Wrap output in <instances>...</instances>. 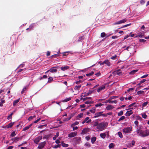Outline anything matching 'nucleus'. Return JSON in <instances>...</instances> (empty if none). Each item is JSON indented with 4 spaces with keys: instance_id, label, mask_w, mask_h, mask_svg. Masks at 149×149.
I'll return each instance as SVG.
<instances>
[{
    "instance_id": "54",
    "label": "nucleus",
    "mask_w": 149,
    "mask_h": 149,
    "mask_svg": "<svg viewBox=\"0 0 149 149\" xmlns=\"http://www.w3.org/2000/svg\"><path fill=\"white\" fill-rule=\"evenodd\" d=\"M148 103V102H144L143 104H142V107H144L146 106L147 104Z\"/></svg>"
},
{
    "instance_id": "28",
    "label": "nucleus",
    "mask_w": 149,
    "mask_h": 149,
    "mask_svg": "<svg viewBox=\"0 0 149 149\" xmlns=\"http://www.w3.org/2000/svg\"><path fill=\"white\" fill-rule=\"evenodd\" d=\"M71 99V98L70 97L68 98L65 99L64 100H62V102H66L70 100Z\"/></svg>"
},
{
    "instance_id": "41",
    "label": "nucleus",
    "mask_w": 149,
    "mask_h": 149,
    "mask_svg": "<svg viewBox=\"0 0 149 149\" xmlns=\"http://www.w3.org/2000/svg\"><path fill=\"white\" fill-rule=\"evenodd\" d=\"M123 114V111H121L120 112H118V115L120 116L122 115Z\"/></svg>"
},
{
    "instance_id": "34",
    "label": "nucleus",
    "mask_w": 149,
    "mask_h": 149,
    "mask_svg": "<svg viewBox=\"0 0 149 149\" xmlns=\"http://www.w3.org/2000/svg\"><path fill=\"white\" fill-rule=\"evenodd\" d=\"M91 98V97H86L83 98V97H82L81 98V100L83 99L84 101L86 100L87 99H90Z\"/></svg>"
},
{
    "instance_id": "56",
    "label": "nucleus",
    "mask_w": 149,
    "mask_h": 149,
    "mask_svg": "<svg viewBox=\"0 0 149 149\" xmlns=\"http://www.w3.org/2000/svg\"><path fill=\"white\" fill-rule=\"evenodd\" d=\"M146 41V40H145L143 39H140L139 40V41L141 42H144Z\"/></svg>"
},
{
    "instance_id": "19",
    "label": "nucleus",
    "mask_w": 149,
    "mask_h": 149,
    "mask_svg": "<svg viewBox=\"0 0 149 149\" xmlns=\"http://www.w3.org/2000/svg\"><path fill=\"white\" fill-rule=\"evenodd\" d=\"M22 137H15L14 138V141H13V142H17V141H18L19 140H21L22 139Z\"/></svg>"
},
{
    "instance_id": "30",
    "label": "nucleus",
    "mask_w": 149,
    "mask_h": 149,
    "mask_svg": "<svg viewBox=\"0 0 149 149\" xmlns=\"http://www.w3.org/2000/svg\"><path fill=\"white\" fill-rule=\"evenodd\" d=\"M96 108L95 107H93L92 109L90 110V111L92 113H94L95 112Z\"/></svg>"
},
{
    "instance_id": "15",
    "label": "nucleus",
    "mask_w": 149,
    "mask_h": 149,
    "mask_svg": "<svg viewBox=\"0 0 149 149\" xmlns=\"http://www.w3.org/2000/svg\"><path fill=\"white\" fill-rule=\"evenodd\" d=\"M96 92L95 90V89H92L91 90H90L87 93H86V95H90L92 93H94Z\"/></svg>"
},
{
    "instance_id": "60",
    "label": "nucleus",
    "mask_w": 149,
    "mask_h": 149,
    "mask_svg": "<svg viewBox=\"0 0 149 149\" xmlns=\"http://www.w3.org/2000/svg\"><path fill=\"white\" fill-rule=\"evenodd\" d=\"M135 104H136L135 102H134L133 103H132L130 105L128 106V107H132V106H134V105H135Z\"/></svg>"
},
{
    "instance_id": "25",
    "label": "nucleus",
    "mask_w": 149,
    "mask_h": 149,
    "mask_svg": "<svg viewBox=\"0 0 149 149\" xmlns=\"http://www.w3.org/2000/svg\"><path fill=\"white\" fill-rule=\"evenodd\" d=\"M14 123V122H11L10 123H9L8 125L6 126V127L7 128H8L10 127H12V126L13 125Z\"/></svg>"
},
{
    "instance_id": "16",
    "label": "nucleus",
    "mask_w": 149,
    "mask_h": 149,
    "mask_svg": "<svg viewBox=\"0 0 149 149\" xmlns=\"http://www.w3.org/2000/svg\"><path fill=\"white\" fill-rule=\"evenodd\" d=\"M104 64H106L108 66H109L111 65V63L109 62V61L108 59H107L104 61Z\"/></svg>"
},
{
    "instance_id": "47",
    "label": "nucleus",
    "mask_w": 149,
    "mask_h": 149,
    "mask_svg": "<svg viewBox=\"0 0 149 149\" xmlns=\"http://www.w3.org/2000/svg\"><path fill=\"white\" fill-rule=\"evenodd\" d=\"M125 118V117L124 116H122L118 120L119 121L123 120Z\"/></svg>"
},
{
    "instance_id": "38",
    "label": "nucleus",
    "mask_w": 149,
    "mask_h": 149,
    "mask_svg": "<svg viewBox=\"0 0 149 149\" xmlns=\"http://www.w3.org/2000/svg\"><path fill=\"white\" fill-rule=\"evenodd\" d=\"M94 73L93 72H91L90 73L86 74V75L87 77L90 76L91 75H92Z\"/></svg>"
},
{
    "instance_id": "18",
    "label": "nucleus",
    "mask_w": 149,
    "mask_h": 149,
    "mask_svg": "<svg viewBox=\"0 0 149 149\" xmlns=\"http://www.w3.org/2000/svg\"><path fill=\"white\" fill-rule=\"evenodd\" d=\"M84 116L83 113H81L78 114L76 117V119L77 120L79 119L80 118H82Z\"/></svg>"
},
{
    "instance_id": "3",
    "label": "nucleus",
    "mask_w": 149,
    "mask_h": 149,
    "mask_svg": "<svg viewBox=\"0 0 149 149\" xmlns=\"http://www.w3.org/2000/svg\"><path fill=\"white\" fill-rule=\"evenodd\" d=\"M149 135V130H146L144 131H143L141 133V136L142 137H145Z\"/></svg>"
},
{
    "instance_id": "22",
    "label": "nucleus",
    "mask_w": 149,
    "mask_h": 149,
    "mask_svg": "<svg viewBox=\"0 0 149 149\" xmlns=\"http://www.w3.org/2000/svg\"><path fill=\"white\" fill-rule=\"evenodd\" d=\"M105 88V86H102L100 87L97 89V92H99L100 91L102 90H103Z\"/></svg>"
},
{
    "instance_id": "53",
    "label": "nucleus",
    "mask_w": 149,
    "mask_h": 149,
    "mask_svg": "<svg viewBox=\"0 0 149 149\" xmlns=\"http://www.w3.org/2000/svg\"><path fill=\"white\" fill-rule=\"evenodd\" d=\"M103 105V104L102 103H99L95 105L96 107H100Z\"/></svg>"
},
{
    "instance_id": "62",
    "label": "nucleus",
    "mask_w": 149,
    "mask_h": 149,
    "mask_svg": "<svg viewBox=\"0 0 149 149\" xmlns=\"http://www.w3.org/2000/svg\"><path fill=\"white\" fill-rule=\"evenodd\" d=\"M82 82V81L81 80H79L78 81H77L75 82V83L77 84H79Z\"/></svg>"
},
{
    "instance_id": "21",
    "label": "nucleus",
    "mask_w": 149,
    "mask_h": 149,
    "mask_svg": "<svg viewBox=\"0 0 149 149\" xmlns=\"http://www.w3.org/2000/svg\"><path fill=\"white\" fill-rule=\"evenodd\" d=\"M69 68V67L67 66H65L64 67H61V69L63 71H65V70H67Z\"/></svg>"
},
{
    "instance_id": "49",
    "label": "nucleus",
    "mask_w": 149,
    "mask_h": 149,
    "mask_svg": "<svg viewBox=\"0 0 149 149\" xmlns=\"http://www.w3.org/2000/svg\"><path fill=\"white\" fill-rule=\"evenodd\" d=\"M53 80V78L52 77H49V78H48V82H51Z\"/></svg>"
},
{
    "instance_id": "10",
    "label": "nucleus",
    "mask_w": 149,
    "mask_h": 149,
    "mask_svg": "<svg viewBox=\"0 0 149 149\" xmlns=\"http://www.w3.org/2000/svg\"><path fill=\"white\" fill-rule=\"evenodd\" d=\"M55 67H52L49 70H48L45 73L46 74L47 73L50 72H56L57 71V70L56 69H55Z\"/></svg>"
},
{
    "instance_id": "50",
    "label": "nucleus",
    "mask_w": 149,
    "mask_h": 149,
    "mask_svg": "<svg viewBox=\"0 0 149 149\" xmlns=\"http://www.w3.org/2000/svg\"><path fill=\"white\" fill-rule=\"evenodd\" d=\"M16 134L15 133V131H13L12 132L10 135V136L12 137H13L15 136L16 135Z\"/></svg>"
},
{
    "instance_id": "12",
    "label": "nucleus",
    "mask_w": 149,
    "mask_h": 149,
    "mask_svg": "<svg viewBox=\"0 0 149 149\" xmlns=\"http://www.w3.org/2000/svg\"><path fill=\"white\" fill-rule=\"evenodd\" d=\"M113 74H117L120 76L122 74V72L121 71H120L119 70H118L113 72Z\"/></svg>"
},
{
    "instance_id": "1",
    "label": "nucleus",
    "mask_w": 149,
    "mask_h": 149,
    "mask_svg": "<svg viewBox=\"0 0 149 149\" xmlns=\"http://www.w3.org/2000/svg\"><path fill=\"white\" fill-rule=\"evenodd\" d=\"M107 125V123H101L99 124L98 125L97 127V128L100 131H102L105 129Z\"/></svg>"
},
{
    "instance_id": "32",
    "label": "nucleus",
    "mask_w": 149,
    "mask_h": 149,
    "mask_svg": "<svg viewBox=\"0 0 149 149\" xmlns=\"http://www.w3.org/2000/svg\"><path fill=\"white\" fill-rule=\"evenodd\" d=\"M19 101V99H17L14 101L13 103V106H15L16 104L18 103V102Z\"/></svg>"
},
{
    "instance_id": "14",
    "label": "nucleus",
    "mask_w": 149,
    "mask_h": 149,
    "mask_svg": "<svg viewBox=\"0 0 149 149\" xmlns=\"http://www.w3.org/2000/svg\"><path fill=\"white\" fill-rule=\"evenodd\" d=\"M103 112L102 111L96 113H95V116L93 117V118H96L101 116Z\"/></svg>"
},
{
    "instance_id": "11",
    "label": "nucleus",
    "mask_w": 149,
    "mask_h": 149,
    "mask_svg": "<svg viewBox=\"0 0 149 149\" xmlns=\"http://www.w3.org/2000/svg\"><path fill=\"white\" fill-rule=\"evenodd\" d=\"M127 20L126 19H123L116 22L114 23V24L116 25L123 23L127 21Z\"/></svg>"
},
{
    "instance_id": "37",
    "label": "nucleus",
    "mask_w": 149,
    "mask_h": 149,
    "mask_svg": "<svg viewBox=\"0 0 149 149\" xmlns=\"http://www.w3.org/2000/svg\"><path fill=\"white\" fill-rule=\"evenodd\" d=\"M114 146V145L113 143H111L109 145V147L110 149H111Z\"/></svg>"
},
{
    "instance_id": "42",
    "label": "nucleus",
    "mask_w": 149,
    "mask_h": 149,
    "mask_svg": "<svg viewBox=\"0 0 149 149\" xmlns=\"http://www.w3.org/2000/svg\"><path fill=\"white\" fill-rule=\"evenodd\" d=\"M99 124L97 122H95L93 123V126L94 127L97 126V127L98 125Z\"/></svg>"
},
{
    "instance_id": "31",
    "label": "nucleus",
    "mask_w": 149,
    "mask_h": 149,
    "mask_svg": "<svg viewBox=\"0 0 149 149\" xmlns=\"http://www.w3.org/2000/svg\"><path fill=\"white\" fill-rule=\"evenodd\" d=\"M138 70H135L132 71H131L130 74H134L136 72H137L138 71Z\"/></svg>"
},
{
    "instance_id": "61",
    "label": "nucleus",
    "mask_w": 149,
    "mask_h": 149,
    "mask_svg": "<svg viewBox=\"0 0 149 149\" xmlns=\"http://www.w3.org/2000/svg\"><path fill=\"white\" fill-rule=\"evenodd\" d=\"M134 89V88H129L127 90V92H130V91H133Z\"/></svg>"
},
{
    "instance_id": "2",
    "label": "nucleus",
    "mask_w": 149,
    "mask_h": 149,
    "mask_svg": "<svg viewBox=\"0 0 149 149\" xmlns=\"http://www.w3.org/2000/svg\"><path fill=\"white\" fill-rule=\"evenodd\" d=\"M81 141V138L79 137L74 138L72 139V142L75 144H79Z\"/></svg>"
},
{
    "instance_id": "5",
    "label": "nucleus",
    "mask_w": 149,
    "mask_h": 149,
    "mask_svg": "<svg viewBox=\"0 0 149 149\" xmlns=\"http://www.w3.org/2000/svg\"><path fill=\"white\" fill-rule=\"evenodd\" d=\"M141 127V126H139V127H138L136 130V132L138 134L139 136H141L143 131L142 130Z\"/></svg>"
},
{
    "instance_id": "36",
    "label": "nucleus",
    "mask_w": 149,
    "mask_h": 149,
    "mask_svg": "<svg viewBox=\"0 0 149 149\" xmlns=\"http://www.w3.org/2000/svg\"><path fill=\"white\" fill-rule=\"evenodd\" d=\"M94 102L93 101H87L85 102V103L86 104H92Z\"/></svg>"
},
{
    "instance_id": "20",
    "label": "nucleus",
    "mask_w": 149,
    "mask_h": 149,
    "mask_svg": "<svg viewBox=\"0 0 149 149\" xmlns=\"http://www.w3.org/2000/svg\"><path fill=\"white\" fill-rule=\"evenodd\" d=\"M114 108V107L111 104H108L106 107V109L107 110H111Z\"/></svg>"
},
{
    "instance_id": "4",
    "label": "nucleus",
    "mask_w": 149,
    "mask_h": 149,
    "mask_svg": "<svg viewBox=\"0 0 149 149\" xmlns=\"http://www.w3.org/2000/svg\"><path fill=\"white\" fill-rule=\"evenodd\" d=\"M132 131V127L131 126L124 128L123 130V132L125 133H130Z\"/></svg>"
},
{
    "instance_id": "8",
    "label": "nucleus",
    "mask_w": 149,
    "mask_h": 149,
    "mask_svg": "<svg viewBox=\"0 0 149 149\" xmlns=\"http://www.w3.org/2000/svg\"><path fill=\"white\" fill-rule=\"evenodd\" d=\"M111 99H110V98H109V100H107L105 102H103L104 103H109L110 104L112 103H116L117 102V101L116 100H115L114 101L111 100Z\"/></svg>"
},
{
    "instance_id": "7",
    "label": "nucleus",
    "mask_w": 149,
    "mask_h": 149,
    "mask_svg": "<svg viewBox=\"0 0 149 149\" xmlns=\"http://www.w3.org/2000/svg\"><path fill=\"white\" fill-rule=\"evenodd\" d=\"M42 139V136H39L34 139V142L36 144H38L40 141Z\"/></svg>"
},
{
    "instance_id": "26",
    "label": "nucleus",
    "mask_w": 149,
    "mask_h": 149,
    "mask_svg": "<svg viewBox=\"0 0 149 149\" xmlns=\"http://www.w3.org/2000/svg\"><path fill=\"white\" fill-rule=\"evenodd\" d=\"M96 137L95 136L93 137L91 139V142L92 144L94 143L95 141H96Z\"/></svg>"
},
{
    "instance_id": "63",
    "label": "nucleus",
    "mask_w": 149,
    "mask_h": 149,
    "mask_svg": "<svg viewBox=\"0 0 149 149\" xmlns=\"http://www.w3.org/2000/svg\"><path fill=\"white\" fill-rule=\"evenodd\" d=\"M12 117L10 115H9L7 119L8 120H9L10 119H12Z\"/></svg>"
},
{
    "instance_id": "55",
    "label": "nucleus",
    "mask_w": 149,
    "mask_h": 149,
    "mask_svg": "<svg viewBox=\"0 0 149 149\" xmlns=\"http://www.w3.org/2000/svg\"><path fill=\"white\" fill-rule=\"evenodd\" d=\"M60 147V145L59 144L56 145L55 146H54L53 148H57Z\"/></svg>"
},
{
    "instance_id": "29",
    "label": "nucleus",
    "mask_w": 149,
    "mask_h": 149,
    "mask_svg": "<svg viewBox=\"0 0 149 149\" xmlns=\"http://www.w3.org/2000/svg\"><path fill=\"white\" fill-rule=\"evenodd\" d=\"M100 136L102 139H104L106 136V134L104 133H101L100 134Z\"/></svg>"
},
{
    "instance_id": "6",
    "label": "nucleus",
    "mask_w": 149,
    "mask_h": 149,
    "mask_svg": "<svg viewBox=\"0 0 149 149\" xmlns=\"http://www.w3.org/2000/svg\"><path fill=\"white\" fill-rule=\"evenodd\" d=\"M46 142L44 141L42 142H41L39 144L38 146V149H42L45 145Z\"/></svg>"
},
{
    "instance_id": "64",
    "label": "nucleus",
    "mask_w": 149,
    "mask_h": 149,
    "mask_svg": "<svg viewBox=\"0 0 149 149\" xmlns=\"http://www.w3.org/2000/svg\"><path fill=\"white\" fill-rule=\"evenodd\" d=\"M33 119L32 116H30L28 119V120L29 121Z\"/></svg>"
},
{
    "instance_id": "40",
    "label": "nucleus",
    "mask_w": 149,
    "mask_h": 149,
    "mask_svg": "<svg viewBox=\"0 0 149 149\" xmlns=\"http://www.w3.org/2000/svg\"><path fill=\"white\" fill-rule=\"evenodd\" d=\"M144 93V91H137V94L138 95L142 94Z\"/></svg>"
},
{
    "instance_id": "51",
    "label": "nucleus",
    "mask_w": 149,
    "mask_h": 149,
    "mask_svg": "<svg viewBox=\"0 0 149 149\" xmlns=\"http://www.w3.org/2000/svg\"><path fill=\"white\" fill-rule=\"evenodd\" d=\"M142 116L143 118L146 119V118L147 116L145 113H143L142 115Z\"/></svg>"
},
{
    "instance_id": "45",
    "label": "nucleus",
    "mask_w": 149,
    "mask_h": 149,
    "mask_svg": "<svg viewBox=\"0 0 149 149\" xmlns=\"http://www.w3.org/2000/svg\"><path fill=\"white\" fill-rule=\"evenodd\" d=\"M131 25V24H126L125 25H124V26H123L121 27L120 28H119V29H122L123 28L125 27H126L128 26H129Z\"/></svg>"
},
{
    "instance_id": "35",
    "label": "nucleus",
    "mask_w": 149,
    "mask_h": 149,
    "mask_svg": "<svg viewBox=\"0 0 149 149\" xmlns=\"http://www.w3.org/2000/svg\"><path fill=\"white\" fill-rule=\"evenodd\" d=\"M118 134L120 138H123V135H122V133L120 132H118Z\"/></svg>"
},
{
    "instance_id": "44",
    "label": "nucleus",
    "mask_w": 149,
    "mask_h": 149,
    "mask_svg": "<svg viewBox=\"0 0 149 149\" xmlns=\"http://www.w3.org/2000/svg\"><path fill=\"white\" fill-rule=\"evenodd\" d=\"M62 146L65 147H67L68 146V144H65L64 143H62L61 144Z\"/></svg>"
},
{
    "instance_id": "24",
    "label": "nucleus",
    "mask_w": 149,
    "mask_h": 149,
    "mask_svg": "<svg viewBox=\"0 0 149 149\" xmlns=\"http://www.w3.org/2000/svg\"><path fill=\"white\" fill-rule=\"evenodd\" d=\"M89 118L88 117H86L84 120L86 123H89L91 121V119H89Z\"/></svg>"
},
{
    "instance_id": "57",
    "label": "nucleus",
    "mask_w": 149,
    "mask_h": 149,
    "mask_svg": "<svg viewBox=\"0 0 149 149\" xmlns=\"http://www.w3.org/2000/svg\"><path fill=\"white\" fill-rule=\"evenodd\" d=\"M47 126V125H41L40 126L38 127V128H42L43 126Z\"/></svg>"
},
{
    "instance_id": "59",
    "label": "nucleus",
    "mask_w": 149,
    "mask_h": 149,
    "mask_svg": "<svg viewBox=\"0 0 149 149\" xmlns=\"http://www.w3.org/2000/svg\"><path fill=\"white\" fill-rule=\"evenodd\" d=\"M85 145L86 146L90 147L91 146V145L88 142H86L85 144Z\"/></svg>"
},
{
    "instance_id": "9",
    "label": "nucleus",
    "mask_w": 149,
    "mask_h": 149,
    "mask_svg": "<svg viewBox=\"0 0 149 149\" xmlns=\"http://www.w3.org/2000/svg\"><path fill=\"white\" fill-rule=\"evenodd\" d=\"M77 134V132H72L68 134V137L72 138L76 136Z\"/></svg>"
},
{
    "instance_id": "23",
    "label": "nucleus",
    "mask_w": 149,
    "mask_h": 149,
    "mask_svg": "<svg viewBox=\"0 0 149 149\" xmlns=\"http://www.w3.org/2000/svg\"><path fill=\"white\" fill-rule=\"evenodd\" d=\"M32 125V124H31L29 126L25 127L23 129V131H26L28 130L31 127Z\"/></svg>"
},
{
    "instance_id": "58",
    "label": "nucleus",
    "mask_w": 149,
    "mask_h": 149,
    "mask_svg": "<svg viewBox=\"0 0 149 149\" xmlns=\"http://www.w3.org/2000/svg\"><path fill=\"white\" fill-rule=\"evenodd\" d=\"M143 35H142L141 34H140L136 36V37H143Z\"/></svg>"
},
{
    "instance_id": "46",
    "label": "nucleus",
    "mask_w": 149,
    "mask_h": 149,
    "mask_svg": "<svg viewBox=\"0 0 149 149\" xmlns=\"http://www.w3.org/2000/svg\"><path fill=\"white\" fill-rule=\"evenodd\" d=\"M106 36V34L104 32H103L101 33V37L102 38H103L105 37Z\"/></svg>"
},
{
    "instance_id": "39",
    "label": "nucleus",
    "mask_w": 149,
    "mask_h": 149,
    "mask_svg": "<svg viewBox=\"0 0 149 149\" xmlns=\"http://www.w3.org/2000/svg\"><path fill=\"white\" fill-rule=\"evenodd\" d=\"M117 57V56L116 55H115L114 56L111 57L110 58L112 60H115L116 58Z\"/></svg>"
},
{
    "instance_id": "48",
    "label": "nucleus",
    "mask_w": 149,
    "mask_h": 149,
    "mask_svg": "<svg viewBox=\"0 0 149 149\" xmlns=\"http://www.w3.org/2000/svg\"><path fill=\"white\" fill-rule=\"evenodd\" d=\"M58 133H56V135H55L53 138V139L54 140H55L56 139L57 137H58Z\"/></svg>"
},
{
    "instance_id": "43",
    "label": "nucleus",
    "mask_w": 149,
    "mask_h": 149,
    "mask_svg": "<svg viewBox=\"0 0 149 149\" xmlns=\"http://www.w3.org/2000/svg\"><path fill=\"white\" fill-rule=\"evenodd\" d=\"M35 24L33 23L31 24L29 26V28L30 29H33L34 26Z\"/></svg>"
},
{
    "instance_id": "52",
    "label": "nucleus",
    "mask_w": 149,
    "mask_h": 149,
    "mask_svg": "<svg viewBox=\"0 0 149 149\" xmlns=\"http://www.w3.org/2000/svg\"><path fill=\"white\" fill-rule=\"evenodd\" d=\"M27 88L26 87H25L22 89L21 91L22 94H23L24 93V92L26 90Z\"/></svg>"
},
{
    "instance_id": "33",
    "label": "nucleus",
    "mask_w": 149,
    "mask_h": 149,
    "mask_svg": "<svg viewBox=\"0 0 149 149\" xmlns=\"http://www.w3.org/2000/svg\"><path fill=\"white\" fill-rule=\"evenodd\" d=\"M79 123L78 121H76L73 124H72L71 125V127H72L74 126H75L79 124Z\"/></svg>"
},
{
    "instance_id": "13",
    "label": "nucleus",
    "mask_w": 149,
    "mask_h": 149,
    "mask_svg": "<svg viewBox=\"0 0 149 149\" xmlns=\"http://www.w3.org/2000/svg\"><path fill=\"white\" fill-rule=\"evenodd\" d=\"M88 128L84 129L82 130L81 134L83 135L86 134L88 131Z\"/></svg>"
},
{
    "instance_id": "27",
    "label": "nucleus",
    "mask_w": 149,
    "mask_h": 149,
    "mask_svg": "<svg viewBox=\"0 0 149 149\" xmlns=\"http://www.w3.org/2000/svg\"><path fill=\"white\" fill-rule=\"evenodd\" d=\"M81 87V85H79V86H75L74 88V89L75 90L77 91L79 90L80 88Z\"/></svg>"
},
{
    "instance_id": "17",
    "label": "nucleus",
    "mask_w": 149,
    "mask_h": 149,
    "mask_svg": "<svg viewBox=\"0 0 149 149\" xmlns=\"http://www.w3.org/2000/svg\"><path fill=\"white\" fill-rule=\"evenodd\" d=\"M133 113L132 110H130L127 111L125 113V116H130V115Z\"/></svg>"
}]
</instances>
